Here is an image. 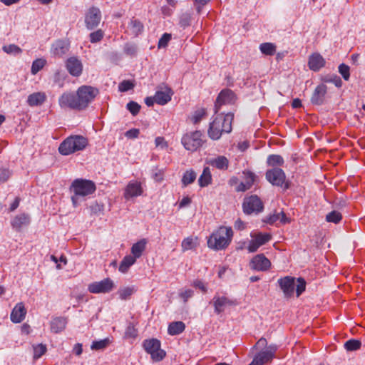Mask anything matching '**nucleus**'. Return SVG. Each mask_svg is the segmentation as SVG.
<instances>
[{
    "mask_svg": "<svg viewBox=\"0 0 365 365\" xmlns=\"http://www.w3.org/2000/svg\"><path fill=\"white\" fill-rule=\"evenodd\" d=\"M234 115L228 113L225 115H217L210 123L207 135L213 140H219L222 133H230L232 131V123Z\"/></svg>",
    "mask_w": 365,
    "mask_h": 365,
    "instance_id": "f257e3e1",
    "label": "nucleus"
},
{
    "mask_svg": "<svg viewBox=\"0 0 365 365\" xmlns=\"http://www.w3.org/2000/svg\"><path fill=\"white\" fill-rule=\"evenodd\" d=\"M146 244L147 240L145 239H142L136 243L133 244L131 247V253L133 257H135V259L139 258L142 255L143 251L145 250Z\"/></svg>",
    "mask_w": 365,
    "mask_h": 365,
    "instance_id": "473e14b6",
    "label": "nucleus"
},
{
    "mask_svg": "<svg viewBox=\"0 0 365 365\" xmlns=\"http://www.w3.org/2000/svg\"><path fill=\"white\" fill-rule=\"evenodd\" d=\"M46 100V95L44 92H36L30 94L27 98V103L30 106H38L42 105Z\"/></svg>",
    "mask_w": 365,
    "mask_h": 365,
    "instance_id": "cd10ccee",
    "label": "nucleus"
},
{
    "mask_svg": "<svg viewBox=\"0 0 365 365\" xmlns=\"http://www.w3.org/2000/svg\"><path fill=\"white\" fill-rule=\"evenodd\" d=\"M104 36V31L102 29H98L90 34V41L93 43L101 41Z\"/></svg>",
    "mask_w": 365,
    "mask_h": 365,
    "instance_id": "de8ad7c7",
    "label": "nucleus"
},
{
    "mask_svg": "<svg viewBox=\"0 0 365 365\" xmlns=\"http://www.w3.org/2000/svg\"><path fill=\"white\" fill-rule=\"evenodd\" d=\"M212 182V175L208 167L203 169L202 173L198 179L199 185L201 187H206Z\"/></svg>",
    "mask_w": 365,
    "mask_h": 365,
    "instance_id": "72a5a7b5",
    "label": "nucleus"
},
{
    "mask_svg": "<svg viewBox=\"0 0 365 365\" xmlns=\"http://www.w3.org/2000/svg\"><path fill=\"white\" fill-rule=\"evenodd\" d=\"M96 190V184L92 180L82 178L76 179L71 186V191L73 192L71 196L73 205L76 207L81 199L92 195Z\"/></svg>",
    "mask_w": 365,
    "mask_h": 365,
    "instance_id": "7ed1b4c3",
    "label": "nucleus"
},
{
    "mask_svg": "<svg viewBox=\"0 0 365 365\" xmlns=\"http://www.w3.org/2000/svg\"><path fill=\"white\" fill-rule=\"evenodd\" d=\"M173 92L170 88L165 91H158L155 94V102L159 105H165L171 100Z\"/></svg>",
    "mask_w": 365,
    "mask_h": 365,
    "instance_id": "c85d7f7f",
    "label": "nucleus"
},
{
    "mask_svg": "<svg viewBox=\"0 0 365 365\" xmlns=\"http://www.w3.org/2000/svg\"><path fill=\"white\" fill-rule=\"evenodd\" d=\"M265 177L267 180L274 186L282 187L284 190L289 187V183L286 180V175L279 168L268 169Z\"/></svg>",
    "mask_w": 365,
    "mask_h": 365,
    "instance_id": "6e6552de",
    "label": "nucleus"
},
{
    "mask_svg": "<svg viewBox=\"0 0 365 365\" xmlns=\"http://www.w3.org/2000/svg\"><path fill=\"white\" fill-rule=\"evenodd\" d=\"M11 175L8 169H0V183H4L8 180Z\"/></svg>",
    "mask_w": 365,
    "mask_h": 365,
    "instance_id": "052dcab7",
    "label": "nucleus"
},
{
    "mask_svg": "<svg viewBox=\"0 0 365 365\" xmlns=\"http://www.w3.org/2000/svg\"><path fill=\"white\" fill-rule=\"evenodd\" d=\"M66 67L68 72L73 76L78 77L83 71V64L78 58L72 56L66 61Z\"/></svg>",
    "mask_w": 365,
    "mask_h": 365,
    "instance_id": "a211bd4d",
    "label": "nucleus"
},
{
    "mask_svg": "<svg viewBox=\"0 0 365 365\" xmlns=\"http://www.w3.org/2000/svg\"><path fill=\"white\" fill-rule=\"evenodd\" d=\"M297 282L296 294L297 297H299L305 290L306 282L302 277H299ZM278 284L286 297H290L294 294L295 289L294 277L287 276L280 278L278 279Z\"/></svg>",
    "mask_w": 365,
    "mask_h": 365,
    "instance_id": "20e7f679",
    "label": "nucleus"
},
{
    "mask_svg": "<svg viewBox=\"0 0 365 365\" xmlns=\"http://www.w3.org/2000/svg\"><path fill=\"white\" fill-rule=\"evenodd\" d=\"M308 65L312 71H318L324 66L325 60L319 53H315L309 56Z\"/></svg>",
    "mask_w": 365,
    "mask_h": 365,
    "instance_id": "393cba45",
    "label": "nucleus"
},
{
    "mask_svg": "<svg viewBox=\"0 0 365 365\" xmlns=\"http://www.w3.org/2000/svg\"><path fill=\"white\" fill-rule=\"evenodd\" d=\"M110 342L109 339H104L100 341H94L92 343L91 349L93 350H101L103 349L108 345Z\"/></svg>",
    "mask_w": 365,
    "mask_h": 365,
    "instance_id": "8fccbe9b",
    "label": "nucleus"
},
{
    "mask_svg": "<svg viewBox=\"0 0 365 365\" xmlns=\"http://www.w3.org/2000/svg\"><path fill=\"white\" fill-rule=\"evenodd\" d=\"M134 85L130 81L124 80L119 83L118 89L120 92L128 91L133 88Z\"/></svg>",
    "mask_w": 365,
    "mask_h": 365,
    "instance_id": "4d7b16f0",
    "label": "nucleus"
},
{
    "mask_svg": "<svg viewBox=\"0 0 365 365\" xmlns=\"http://www.w3.org/2000/svg\"><path fill=\"white\" fill-rule=\"evenodd\" d=\"M124 52L129 56H135L137 53V46L135 44L126 43L123 48Z\"/></svg>",
    "mask_w": 365,
    "mask_h": 365,
    "instance_id": "13d9d810",
    "label": "nucleus"
},
{
    "mask_svg": "<svg viewBox=\"0 0 365 365\" xmlns=\"http://www.w3.org/2000/svg\"><path fill=\"white\" fill-rule=\"evenodd\" d=\"M361 346V341L359 340H356V339L348 340L344 344L345 349L349 351L358 350L360 349Z\"/></svg>",
    "mask_w": 365,
    "mask_h": 365,
    "instance_id": "49530a36",
    "label": "nucleus"
},
{
    "mask_svg": "<svg viewBox=\"0 0 365 365\" xmlns=\"http://www.w3.org/2000/svg\"><path fill=\"white\" fill-rule=\"evenodd\" d=\"M88 145V140L82 135H71L65 139L59 145V153L68 155L83 150Z\"/></svg>",
    "mask_w": 365,
    "mask_h": 365,
    "instance_id": "39448f33",
    "label": "nucleus"
},
{
    "mask_svg": "<svg viewBox=\"0 0 365 365\" xmlns=\"http://www.w3.org/2000/svg\"><path fill=\"white\" fill-rule=\"evenodd\" d=\"M58 103L62 108H71L81 110L78 102L77 96L73 93H63L58 100Z\"/></svg>",
    "mask_w": 365,
    "mask_h": 365,
    "instance_id": "dca6fc26",
    "label": "nucleus"
},
{
    "mask_svg": "<svg viewBox=\"0 0 365 365\" xmlns=\"http://www.w3.org/2000/svg\"><path fill=\"white\" fill-rule=\"evenodd\" d=\"M134 292L135 289L133 287H123L118 291L119 297L123 300L128 299Z\"/></svg>",
    "mask_w": 365,
    "mask_h": 365,
    "instance_id": "a19ab883",
    "label": "nucleus"
},
{
    "mask_svg": "<svg viewBox=\"0 0 365 365\" xmlns=\"http://www.w3.org/2000/svg\"><path fill=\"white\" fill-rule=\"evenodd\" d=\"M208 164L218 170H226L229 167V160L224 155H218L208 160Z\"/></svg>",
    "mask_w": 365,
    "mask_h": 365,
    "instance_id": "bb28decb",
    "label": "nucleus"
},
{
    "mask_svg": "<svg viewBox=\"0 0 365 365\" xmlns=\"http://www.w3.org/2000/svg\"><path fill=\"white\" fill-rule=\"evenodd\" d=\"M211 303L213 304L215 307V312L217 314L222 313L224 311L225 307L235 304V302L233 300L230 299L229 298L224 296L220 297L217 295H215L213 297L212 302Z\"/></svg>",
    "mask_w": 365,
    "mask_h": 365,
    "instance_id": "aec40b11",
    "label": "nucleus"
},
{
    "mask_svg": "<svg viewBox=\"0 0 365 365\" xmlns=\"http://www.w3.org/2000/svg\"><path fill=\"white\" fill-rule=\"evenodd\" d=\"M115 287L113 281L110 278H106L99 282H94L88 286V290L93 294L108 293Z\"/></svg>",
    "mask_w": 365,
    "mask_h": 365,
    "instance_id": "f8f14e48",
    "label": "nucleus"
},
{
    "mask_svg": "<svg viewBox=\"0 0 365 365\" xmlns=\"http://www.w3.org/2000/svg\"><path fill=\"white\" fill-rule=\"evenodd\" d=\"M235 228L239 230H242L245 228V223L240 219H238L235 222Z\"/></svg>",
    "mask_w": 365,
    "mask_h": 365,
    "instance_id": "774afa93",
    "label": "nucleus"
},
{
    "mask_svg": "<svg viewBox=\"0 0 365 365\" xmlns=\"http://www.w3.org/2000/svg\"><path fill=\"white\" fill-rule=\"evenodd\" d=\"M259 49L263 54L272 56L276 51V46L272 43H263L260 44Z\"/></svg>",
    "mask_w": 365,
    "mask_h": 365,
    "instance_id": "58836bf2",
    "label": "nucleus"
},
{
    "mask_svg": "<svg viewBox=\"0 0 365 365\" xmlns=\"http://www.w3.org/2000/svg\"><path fill=\"white\" fill-rule=\"evenodd\" d=\"M46 63V61L43 58H38L34 61L31 69V73L34 75L36 74L40 70H41L43 68Z\"/></svg>",
    "mask_w": 365,
    "mask_h": 365,
    "instance_id": "79ce46f5",
    "label": "nucleus"
},
{
    "mask_svg": "<svg viewBox=\"0 0 365 365\" xmlns=\"http://www.w3.org/2000/svg\"><path fill=\"white\" fill-rule=\"evenodd\" d=\"M98 93L99 91L97 88L91 86H81L76 92L80 109L83 110L87 108Z\"/></svg>",
    "mask_w": 365,
    "mask_h": 365,
    "instance_id": "1a4fd4ad",
    "label": "nucleus"
},
{
    "mask_svg": "<svg viewBox=\"0 0 365 365\" xmlns=\"http://www.w3.org/2000/svg\"><path fill=\"white\" fill-rule=\"evenodd\" d=\"M70 43L68 40L59 39L52 44L51 52L54 56L63 57L68 53Z\"/></svg>",
    "mask_w": 365,
    "mask_h": 365,
    "instance_id": "6ab92c4d",
    "label": "nucleus"
},
{
    "mask_svg": "<svg viewBox=\"0 0 365 365\" xmlns=\"http://www.w3.org/2000/svg\"><path fill=\"white\" fill-rule=\"evenodd\" d=\"M349 70H350L349 67L344 63H341L339 66V72L342 76L343 78L345 81H348L349 79V77H350Z\"/></svg>",
    "mask_w": 365,
    "mask_h": 365,
    "instance_id": "5fc2aeb1",
    "label": "nucleus"
},
{
    "mask_svg": "<svg viewBox=\"0 0 365 365\" xmlns=\"http://www.w3.org/2000/svg\"><path fill=\"white\" fill-rule=\"evenodd\" d=\"M46 351L45 345L40 344L34 348V358L37 359L43 356Z\"/></svg>",
    "mask_w": 365,
    "mask_h": 365,
    "instance_id": "603ef678",
    "label": "nucleus"
},
{
    "mask_svg": "<svg viewBox=\"0 0 365 365\" xmlns=\"http://www.w3.org/2000/svg\"><path fill=\"white\" fill-rule=\"evenodd\" d=\"M171 40V34L165 33L158 41V48L159 49L166 48Z\"/></svg>",
    "mask_w": 365,
    "mask_h": 365,
    "instance_id": "3c124183",
    "label": "nucleus"
},
{
    "mask_svg": "<svg viewBox=\"0 0 365 365\" xmlns=\"http://www.w3.org/2000/svg\"><path fill=\"white\" fill-rule=\"evenodd\" d=\"M341 214L336 210H333L326 215V220L329 222L337 224L341 220Z\"/></svg>",
    "mask_w": 365,
    "mask_h": 365,
    "instance_id": "c03bdc74",
    "label": "nucleus"
},
{
    "mask_svg": "<svg viewBox=\"0 0 365 365\" xmlns=\"http://www.w3.org/2000/svg\"><path fill=\"white\" fill-rule=\"evenodd\" d=\"M192 295L193 291L192 289L182 290L179 293L180 297L185 302H186L188 300V299L192 297Z\"/></svg>",
    "mask_w": 365,
    "mask_h": 365,
    "instance_id": "bf43d9fd",
    "label": "nucleus"
},
{
    "mask_svg": "<svg viewBox=\"0 0 365 365\" xmlns=\"http://www.w3.org/2000/svg\"><path fill=\"white\" fill-rule=\"evenodd\" d=\"M26 309L23 302H19L16 304L11 311L10 319L14 323L21 322L26 317Z\"/></svg>",
    "mask_w": 365,
    "mask_h": 365,
    "instance_id": "4be33fe9",
    "label": "nucleus"
},
{
    "mask_svg": "<svg viewBox=\"0 0 365 365\" xmlns=\"http://www.w3.org/2000/svg\"><path fill=\"white\" fill-rule=\"evenodd\" d=\"M204 138V135L200 130L187 132L182 135L181 143L187 150L195 152L206 142Z\"/></svg>",
    "mask_w": 365,
    "mask_h": 365,
    "instance_id": "423d86ee",
    "label": "nucleus"
},
{
    "mask_svg": "<svg viewBox=\"0 0 365 365\" xmlns=\"http://www.w3.org/2000/svg\"><path fill=\"white\" fill-rule=\"evenodd\" d=\"M233 231L230 227L221 226L207 240V246L214 250H222L230 244Z\"/></svg>",
    "mask_w": 365,
    "mask_h": 365,
    "instance_id": "f03ea898",
    "label": "nucleus"
},
{
    "mask_svg": "<svg viewBox=\"0 0 365 365\" xmlns=\"http://www.w3.org/2000/svg\"><path fill=\"white\" fill-rule=\"evenodd\" d=\"M278 221H279V222L282 224H287L290 222L289 219L287 217L285 213L283 211L279 212H274L270 215L265 222L269 225H273Z\"/></svg>",
    "mask_w": 365,
    "mask_h": 365,
    "instance_id": "7c9ffc66",
    "label": "nucleus"
},
{
    "mask_svg": "<svg viewBox=\"0 0 365 365\" xmlns=\"http://www.w3.org/2000/svg\"><path fill=\"white\" fill-rule=\"evenodd\" d=\"M67 324V318L57 317L52 319L50 322L51 330L53 333H59L63 331Z\"/></svg>",
    "mask_w": 365,
    "mask_h": 365,
    "instance_id": "a878e982",
    "label": "nucleus"
},
{
    "mask_svg": "<svg viewBox=\"0 0 365 365\" xmlns=\"http://www.w3.org/2000/svg\"><path fill=\"white\" fill-rule=\"evenodd\" d=\"M197 245V237H188L185 238L181 243L182 250L183 252L193 250Z\"/></svg>",
    "mask_w": 365,
    "mask_h": 365,
    "instance_id": "e433bc0d",
    "label": "nucleus"
},
{
    "mask_svg": "<svg viewBox=\"0 0 365 365\" xmlns=\"http://www.w3.org/2000/svg\"><path fill=\"white\" fill-rule=\"evenodd\" d=\"M138 335V331L133 324H129L125 331V338H135Z\"/></svg>",
    "mask_w": 365,
    "mask_h": 365,
    "instance_id": "6e6d98bb",
    "label": "nucleus"
},
{
    "mask_svg": "<svg viewBox=\"0 0 365 365\" xmlns=\"http://www.w3.org/2000/svg\"><path fill=\"white\" fill-rule=\"evenodd\" d=\"M2 50L8 54H11V55H14V56L19 55V54L21 53V52H22L21 48L15 44H9V45L4 46L2 47Z\"/></svg>",
    "mask_w": 365,
    "mask_h": 365,
    "instance_id": "37998d69",
    "label": "nucleus"
},
{
    "mask_svg": "<svg viewBox=\"0 0 365 365\" xmlns=\"http://www.w3.org/2000/svg\"><path fill=\"white\" fill-rule=\"evenodd\" d=\"M135 257L132 255H126L121 261L119 266V271L122 273H126L129 268L135 262Z\"/></svg>",
    "mask_w": 365,
    "mask_h": 365,
    "instance_id": "c9c22d12",
    "label": "nucleus"
},
{
    "mask_svg": "<svg viewBox=\"0 0 365 365\" xmlns=\"http://www.w3.org/2000/svg\"><path fill=\"white\" fill-rule=\"evenodd\" d=\"M126 108L133 115H136L139 113L141 107L138 103L130 101L127 104Z\"/></svg>",
    "mask_w": 365,
    "mask_h": 365,
    "instance_id": "864d4df0",
    "label": "nucleus"
},
{
    "mask_svg": "<svg viewBox=\"0 0 365 365\" xmlns=\"http://www.w3.org/2000/svg\"><path fill=\"white\" fill-rule=\"evenodd\" d=\"M140 131L138 129L133 128L125 133V136L129 138H136L138 137Z\"/></svg>",
    "mask_w": 365,
    "mask_h": 365,
    "instance_id": "0e129e2a",
    "label": "nucleus"
},
{
    "mask_svg": "<svg viewBox=\"0 0 365 365\" xmlns=\"http://www.w3.org/2000/svg\"><path fill=\"white\" fill-rule=\"evenodd\" d=\"M210 0H194V4L198 13H200L202 8Z\"/></svg>",
    "mask_w": 365,
    "mask_h": 365,
    "instance_id": "680f3d73",
    "label": "nucleus"
},
{
    "mask_svg": "<svg viewBox=\"0 0 365 365\" xmlns=\"http://www.w3.org/2000/svg\"><path fill=\"white\" fill-rule=\"evenodd\" d=\"M29 223V217L24 213L16 215L11 221V226L14 229L19 230L23 225Z\"/></svg>",
    "mask_w": 365,
    "mask_h": 365,
    "instance_id": "2f4dec72",
    "label": "nucleus"
},
{
    "mask_svg": "<svg viewBox=\"0 0 365 365\" xmlns=\"http://www.w3.org/2000/svg\"><path fill=\"white\" fill-rule=\"evenodd\" d=\"M277 348L275 344L269 345L265 350L258 353L249 365H264L270 362L274 357Z\"/></svg>",
    "mask_w": 365,
    "mask_h": 365,
    "instance_id": "9d476101",
    "label": "nucleus"
},
{
    "mask_svg": "<svg viewBox=\"0 0 365 365\" xmlns=\"http://www.w3.org/2000/svg\"><path fill=\"white\" fill-rule=\"evenodd\" d=\"M252 239L250 241L247 246L249 252H256L259 247L268 242L272 237L269 234L259 232L255 236L252 235Z\"/></svg>",
    "mask_w": 365,
    "mask_h": 365,
    "instance_id": "2eb2a0df",
    "label": "nucleus"
},
{
    "mask_svg": "<svg viewBox=\"0 0 365 365\" xmlns=\"http://www.w3.org/2000/svg\"><path fill=\"white\" fill-rule=\"evenodd\" d=\"M156 147H161L165 148L168 147V143L165 141L163 137L158 136L155 140Z\"/></svg>",
    "mask_w": 365,
    "mask_h": 365,
    "instance_id": "e2e57ef3",
    "label": "nucleus"
},
{
    "mask_svg": "<svg viewBox=\"0 0 365 365\" xmlns=\"http://www.w3.org/2000/svg\"><path fill=\"white\" fill-rule=\"evenodd\" d=\"M267 163L269 166L277 168L284 164L283 158L279 155H270L267 159Z\"/></svg>",
    "mask_w": 365,
    "mask_h": 365,
    "instance_id": "4c0bfd02",
    "label": "nucleus"
},
{
    "mask_svg": "<svg viewBox=\"0 0 365 365\" xmlns=\"http://www.w3.org/2000/svg\"><path fill=\"white\" fill-rule=\"evenodd\" d=\"M270 266V261L263 254L255 256L250 264L251 269L262 272L268 270Z\"/></svg>",
    "mask_w": 365,
    "mask_h": 365,
    "instance_id": "f3484780",
    "label": "nucleus"
},
{
    "mask_svg": "<svg viewBox=\"0 0 365 365\" xmlns=\"http://www.w3.org/2000/svg\"><path fill=\"white\" fill-rule=\"evenodd\" d=\"M143 347L150 355L153 361H160L166 355L165 351L161 349L160 341L157 339L153 338L144 340Z\"/></svg>",
    "mask_w": 365,
    "mask_h": 365,
    "instance_id": "0eeeda50",
    "label": "nucleus"
},
{
    "mask_svg": "<svg viewBox=\"0 0 365 365\" xmlns=\"http://www.w3.org/2000/svg\"><path fill=\"white\" fill-rule=\"evenodd\" d=\"M196 177L197 175L193 170L191 169L187 170L182 176V182L185 186H186L193 182L196 179Z\"/></svg>",
    "mask_w": 365,
    "mask_h": 365,
    "instance_id": "ea45409f",
    "label": "nucleus"
},
{
    "mask_svg": "<svg viewBox=\"0 0 365 365\" xmlns=\"http://www.w3.org/2000/svg\"><path fill=\"white\" fill-rule=\"evenodd\" d=\"M143 193V188L140 182L138 181H130L125 187L124 197L129 199L134 197L141 195Z\"/></svg>",
    "mask_w": 365,
    "mask_h": 365,
    "instance_id": "5701e85b",
    "label": "nucleus"
},
{
    "mask_svg": "<svg viewBox=\"0 0 365 365\" xmlns=\"http://www.w3.org/2000/svg\"><path fill=\"white\" fill-rule=\"evenodd\" d=\"M243 175H245V181L241 182L237 186L236 191L237 192H245L250 189L257 178L256 175L251 171H244Z\"/></svg>",
    "mask_w": 365,
    "mask_h": 365,
    "instance_id": "b1692460",
    "label": "nucleus"
},
{
    "mask_svg": "<svg viewBox=\"0 0 365 365\" xmlns=\"http://www.w3.org/2000/svg\"><path fill=\"white\" fill-rule=\"evenodd\" d=\"M236 96L235 93L230 89L222 90L218 95L215 104V113H217L221 106L227 104H232L235 103Z\"/></svg>",
    "mask_w": 365,
    "mask_h": 365,
    "instance_id": "4468645a",
    "label": "nucleus"
},
{
    "mask_svg": "<svg viewBox=\"0 0 365 365\" xmlns=\"http://www.w3.org/2000/svg\"><path fill=\"white\" fill-rule=\"evenodd\" d=\"M323 81L326 83H332L337 88H340L342 86L341 79L336 75L327 76L323 78Z\"/></svg>",
    "mask_w": 365,
    "mask_h": 365,
    "instance_id": "09e8293b",
    "label": "nucleus"
},
{
    "mask_svg": "<svg viewBox=\"0 0 365 365\" xmlns=\"http://www.w3.org/2000/svg\"><path fill=\"white\" fill-rule=\"evenodd\" d=\"M191 203V200L189 197H184L179 203V208L185 207Z\"/></svg>",
    "mask_w": 365,
    "mask_h": 365,
    "instance_id": "338daca9",
    "label": "nucleus"
},
{
    "mask_svg": "<svg viewBox=\"0 0 365 365\" xmlns=\"http://www.w3.org/2000/svg\"><path fill=\"white\" fill-rule=\"evenodd\" d=\"M242 207L245 214L250 215L262 212L264 206L259 197L257 195H251L244 199Z\"/></svg>",
    "mask_w": 365,
    "mask_h": 365,
    "instance_id": "9b49d317",
    "label": "nucleus"
},
{
    "mask_svg": "<svg viewBox=\"0 0 365 365\" xmlns=\"http://www.w3.org/2000/svg\"><path fill=\"white\" fill-rule=\"evenodd\" d=\"M206 116V110L205 108H199L196 110L192 116L191 120L194 124L199 123L202 119Z\"/></svg>",
    "mask_w": 365,
    "mask_h": 365,
    "instance_id": "a18cd8bd",
    "label": "nucleus"
},
{
    "mask_svg": "<svg viewBox=\"0 0 365 365\" xmlns=\"http://www.w3.org/2000/svg\"><path fill=\"white\" fill-rule=\"evenodd\" d=\"M143 31V24L137 19H131L128 26L127 32L134 36L137 37Z\"/></svg>",
    "mask_w": 365,
    "mask_h": 365,
    "instance_id": "c756f323",
    "label": "nucleus"
},
{
    "mask_svg": "<svg viewBox=\"0 0 365 365\" xmlns=\"http://www.w3.org/2000/svg\"><path fill=\"white\" fill-rule=\"evenodd\" d=\"M101 21V12L97 7H91L86 14L85 24L88 30L96 29Z\"/></svg>",
    "mask_w": 365,
    "mask_h": 365,
    "instance_id": "ddd939ff",
    "label": "nucleus"
},
{
    "mask_svg": "<svg viewBox=\"0 0 365 365\" xmlns=\"http://www.w3.org/2000/svg\"><path fill=\"white\" fill-rule=\"evenodd\" d=\"M327 92V86L325 84L322 83L318 85L311 97L312 103L318 106L323 104Z\"/></svg>",
    "mask_w": 365,
    "mask_h": 365,
    "instance_id": "412c9836",
    "label": "nucleus"
},
{
    "mask_svg": "<svg viewBox=\"0 0 365 365\" xmlns=\"http://www.w3.org/2000/svg\"><path fill=\"white\" fill-rule=\"evenodd\" d=\"M193 286L196 288H198L200 289L202 292H203L204 293H205L207 292V288L205 287V285L204 284V283L200 280V279H197L195 281L193 282Z\"/></svg>",
    "mask_w": 365,
    "mask_h": 365,
    "instance_id": "69168bd1",
    "label": "nucleus"
},
{
    "mask_svg": "<svg viewBox=\"0 0 365 365\" xmlns=\"http://www.w3.org/2000/svg\"><path fill=\"white\" fill-rule=\"evenodd\" d=\"M185 329V325L182 322H174L169 324L168 332L170 335H178Z\"/></svg>",
    "mask_w": 365,
    "mask_h": 365,
    "instance_id": "f704fd0d",
    "label": "nucleus"
}]
</instances>
